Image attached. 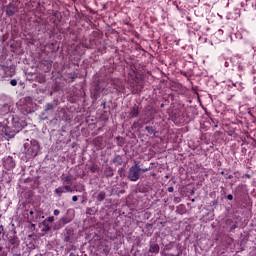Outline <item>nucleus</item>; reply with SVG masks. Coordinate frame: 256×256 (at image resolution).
Masks as SVG:
<instances>
[{"label":"nucleus","instance_id":"obj_34","mask_svg":"<svg viewBox=\"0 0 256 256\" xmlns=\"http://www.w3.org/2000/svg\"><path fill=\"white\" fill-rule=\"evenodd\" d=\"M53 213L57 217L60 215L61 211H59V209H55Z\"/></svg>","mask_w":256,"mask_h":256},{"label":"nucleus","instance_id":"obj_17","mask_svg":"<svg viewBox=\"0 0 256 256\" xmlns=\"http://www.w3.org/2000/svg\"><path fill=\"white\" fill-rule=\"evenodd\" d=\"M145 129H146L147 133H149V135H157V130H155V127L146 126Z\"/></svg>","mask_w":256,"mask_h":256},{"label":"nucleus","instance_id":"obj_16","mask_svg":"<svg viewBox=\"0 0 256 256\" xmlns=\"http://www.w3.org/2000/svg\"><path fill=\"white\" fill-rule=\"evenodd\" d=\"M159 244H151L149 248V253H159Z\"/></svg>","mask_w":256,"mask_h":256},{"label":"nucleus","instance_id":"obj_27","mask_svg":"<svg viewBox=\"0 0 256 256\" xmlns=\"http://www.w3.org/2000/svg\"><path fill=\"white\" fill-rule=\"evenodd\" d=\"M225 223L228 227H231L235 222H233V219L228 218L226 219Z\"/></svg>","mask_w":256,"mask_h":256},{"label":"nucleus","instance_id":"obj_10","mask_svg":"<svg viewBox=\"0 0 256 256\" xmlns=\"http://www.w3.org/2000/svg\"><path fill=\"white\" fill-rule=\"evenodd\" d=\"M61 181L64 186L69 185L71 187V185H73V176L72 175L61 176Z\"/></svg>","mask_w":256,"mask_h":256},{"label":"nucleus","instance_id":"obj_36","mask_svg":"<svg viewBox=\"0 0 256 256\" xmlns=\"http://www.w3.org/2000/svg\"><path fill=\"white\" fill-rule=\"evenodd\" d=\"M72 201H74V202L79 201V197H77V196H73V197H72Z\"/></svg>","mask_w":256,"mask_h":256},{"label":"nucleus","instance_id":"obj_3","mask_svg":"<svg viewBox=\"0 0 256 256\" xmlns=\"http://www.w3.org/2000/svg\"><path fill=\"white\" fill-rule=\"evenodd\" d=\"M0 132L8 139H13V137L17 135L18 130H14L13 128L7 126L5 122H0Z\"/></svg>","mask_w":256,"mask_h":256},{"label":"nucleus","instance_id":"obj_23","mask_svg":"<svg viewBox=\"0 0 256 256\" xmlns=\"http://www.w3.org/2000/svg\"><path fill=\"white\" fill-rule=\"evenodd\" d=\"M68 75H69V79H71L72 83H73V81H75V79H77V77H79V74H77V72L70 73Z\"/></svg>","mask_w":256,"mask_h":256},{"label":"nucleus","instance_id":"obj_6","mask_svg":"<svg viewBox=\"0 0 256 256\" xmlns=\"http://www.w3.org/2000/svg\"><path fill=\"white\" fill-rule=\"evenodd\" d=\"M7 17H13L17 13V5L15 3H9L4 7Z\"/></svg>","mask_w":256,"mask_h":256},{"label":"nucleus","instance_id":"obj_44","mask_svg":"<svg viewBox=\"0 0 256 256\" xmlns=\"http://www.w3.org/2000/svg\"><path fill=\"white\" fill-rule=\"evenodd\" d=\"M132 93H133V94H135V93H137V92H136V90H135V89H133V90H132Z\"/></svg>","mask_w":256,"mask_h":256},{"label":"nucleus","instance_id":"obj_45","mask_svg":"<svg viewBox=\"0 0 256 256\" xmlns=\"http://www.w3.org/2000/svg\"><path fill=\"white\" fill-rule=\"evenodd\" d=\"M160 107H161V108L165 107V104H161Z\"/></svg>","mask_w":256,"mask_h":256},{"label":"nucleus","instance_id":"obj_39","mask_svg":"<svg viewBox=\"0 0 256 256\" xmlns=\"http://www.w3.org/2000/svg\"><path fill=\"white\" fill-rule=\"evenodd\" d=\"M143 89V86L138 87V91H141Z\"/></svg>","mask_w":256,"mask_h":256},{"label":"nucleus","instance_id":"obj_28","mask_svg":"<svg viewBox=\"0 0 256 256\" xmlns=\"http://www.w3.org/2000/svg\"><path fill=\"white\" fill-rule=\"evenodd\" d=\"M46 65H47V69L48 71H51V67L53 66L51 61H45Z\"/></svg>","mask_w":256,"mask_h":256},{"label":"nucleus","instance_id":"obj_30","mask_svg":"<svg viewBox=\"0 0 256 256\" xmlns=\"http://www.w3.org/2000/svg\"><path fill=\"white\" fill-rule=\"evenodd\" d=\"M46 221H48V224L49 223H53V221H55V217L54 216H50L46 219Z\"/></svg>","mask_w":256,"mask_h":256},{"label":"nucleus","instance_id":"obj_15","mask_svg":"<svg viewBox=\"0 0 256 256\" xmlns=\"http://www.w3.org/2000/svg\"><path fill=\"white\" fill-rule=\"evenodd\" d=\"M42 226V231H44V233H49V231H51V226L48 224L47 220L42 222Z\"/></svg>","mask_w":256,"mask_h":256},{"label":"nucleus","instance_id":"obj_2","mask_svg":"<svg viewBox=\"0 0 256 256\" xmlns=\"http://www.w3.org/2000/svg\"><path fill=\"white\" fill-rule=\"evenodd\" d=\"M127 178L132 182L139 181L141 178V166L138 163L129 168Z\"/></svg>","mask_w":256,"mask_h":256},{"label":"nucleus","instance_id":"obj_33","mask_svg":"<svg viewBox=\"0 0 256 256\" xmlns=\"http://www.w3.org/2000/svg\"><path fill=\"white\" fill-rule=\"evenodd\" d=\"M168 193H173L175 191V188L173 186L168 187L167 189Z\"/></svg>","mask_w":256,"mask_h":256},{"label":"nucleus","instance_id":"obj_11","mask_svg":"<svg viewBox=\"0 0 256 256\" xmlns=\"http://www.w3.org/2000/svg\"><path fill=\"white\" fill-rule=\"evenodd\" d=\"M112 85H114V89H116L117 93H125V87L117 85V80H111Z\"/></svg>","mask_w":256,"mask_h":256},{"label":"nucleus","instance_id":"obj_26","mask_svg":"<svg viewBox=\"0 0 256 256\" xmlns=\"http://www.w3.org/2000/svg\"><path fill=\"white\" fill-rule=\"evenodd\" d=\"M45 111H53V103L46 104Z\"/></svg>","mask_w":256,"mask_h":256},{"label":"nucleus","instance_id":"obj_37","mask_svg":"<svg viewBox=\"0 0 256 256\" xmlns=\"http://www.w3.org/2000/svg\"><path fill=\"white\" fill-rule=\"evenodd\" d=\"M12 256H21V252L16 253V255L12 254Z\"/></svg>","mask_w":256,"mask_h":256},{"label":"nucleus","instance_id":"obj_21","mask_svg":"<svg viewBox=\"0 0 256 256\" xmlns=\"http://www.w3.org/2000/svg\"><path fill=\"white\" fill-rule=\"evenodd\" d=\"M116 140H117L118 147H123V145H125V140L123 139V137L117 136Z\"/></svg>","mask_w":256,"mask_h":256},{"label":"nucleus","instance_id":"obj_14","mask_svg":"<svg viewBox=\"0 0 256 256\" xmlns=\"http://www.w3.org/2000/svg\"><path fill=\"white\" fill-rule=\"evenodd\" d=\"M107 197V193H105V191H100L97 196H96V200L101 203L103 201H105V198Z\"/></svg>","mask_w":256,"mask_h":256},{"label":"nucleus","instance_id":"obj_13","mask_svg":"<svg viewBox=\"0 0 256 256\" xmlns=\"http://www.w3.org/2000/svg\"><path fill=\"white\" fill-rule=\"evenodd\" d=\"M72 235H73V231L67 230L64 235V239H63L64 243H72V241H71Z\"/></svg>","mask_w":256,"mask_h":256},{"label":"nucleus","instance_id":"obj_4","mask_svg":"<svg viewBox=\"0 0 256 256\" xmlns=\"http://www.w3.org/2000/svg\"><path fill=\"white\" fill-rule=\"evenodd\" d=\"M40 149H41V146L39 145V141L37 140L30 141V147L28 151H30L32 157H37Z\"/></svg>","mask_w":256,"mask_h":256},{"label":"nucleus","instance_id":"obj_5","mask_svg":"<svg viewBox=\"0 0 256 256\" xmlns=\"http://www.w3.org/2000/svg\"><path fill=\"white\" fill-rule=\"evenodd\" d=\"M54 193L58 197H61L63 193H73V188L70 185L60 186L54 190Z\"/></svg>","mask_w":256,"mask_h":256},{"label":"nucleus","instance_id":"obj_12","mask_svg":"<svg viewBox=\"0 0 256 256\" xmlns=\"http://www.w3.org/2000/svg\"><path fill=\"white\" fill-rule=\"evenodd\" d=\"M104 175L107 178L113 177L114 175L113 168L111 166H106L104 169Z\"/></svg>","mask_w":256,"mask_h":256},{"label":"nucleus","instance_id":"obj_7","mask_svg":"<svg viewBox=\"0 0 256 256\" xmlns=\"http://www.w3.org/2000/svg\"><path fill=\"white\" fill-rule=\"evenodd\" d=\"M73 221V217L64 216L58 222H56V229H62L65 225H69Z\"/></svg>","mask_w":256,"mask_h":256},{"label":"nucleus","instance_id":"obj_24","mask_svg":"<svg viewBox=\"0 0 256 256\" xmlns=\"http://www.w3.org/2000/svg\"><path fill=\"white\" fill-rule=\"evenodd\" d=\"M98 169H99V167L96 164H92L89 167V170L91 171V173H97Z\"/></svg>","mask_w":256,"mask_h":256},{"label":"nucleus","instance_id":"obj_1","mask_svg":"<svg viewBox=\"0 0 256 256\" xmlns=\"http://www.w3.org/2000/svg\"><path fill=\"white\" fill-rule=\"evenodd\" d=\"M7 249L12 255L21 253V239H19L17 231H13L7 236Z\"/></svg>","mask_w":256,"mask_h":256},{"label":"nucleus","instance_id":"obj_46","mask_svg":"<svg viewBox=\"0 0 256 256\" xmlns=\"http://www.w3.org/2000/svg\"><path fill=\"white\" fill-rule=\"evenodd\" d=\"M133 125H134V127H137V123H134Z\"/></svg>","mask_w":256,"mask_h":256},{"label":"nucleus","instance_id":"obj_50","mask_svg":"<svg viewBox=\"0 0 256 256\" xmlns=\"http://www.w3.org/2000/svg\"><path fill=\"white\" fill-rule=\"evenodd\" d=\"M104 107H105V102L103 103Z\"/></svg>","mask_w":256,"mask_h":256},{"label":"nucleus","instance_id":"obj_18","mask_svg":"<svg viewBox=\"0 0 256 256\" xmlns=\"http://www.w3.org/2000/svg\"><path fill=\"white\" fill-rule=\"evenodd\" d=\"M113 163L117 165H123V158L121 157V155H116L113 159Z\"/></svg>","mask_w":256,"mask_h":256},{"label":"nucleus","instance_id":"obj_48","mask_svg":"<svg viewBox=\"0 0 256 256\" xmlns=\"http://www.w3.org/2000/svg\"><path fill=\"white\" fill-rule=\"evenodd\" d=\"M155 175H156V174H155V173H153V174H152V177H155Z\"/></svg>","mask_w":256,"mask_h":256},{"label":"nucleus","instance_id":"obj_29","mask_svg":"<svg viewBox=\"0 0 256 256\" xmlns=\"http://www.w3.org/2000/svg\"><path fill=\"white\" fill-rule=\"evenodd\" d=\"M147 171H151V166H149L147 168H140V172H142V173H147Z\"/></svg>","mask_w":256,"mask_h":256},{"label":"nucleus","instance_id":"obj_41","mask_svg":"<svg viewBox=\"0 0 256 256\" xmlns=\"http://www.w3.org/2000/svg\"><path fill=\"white\" fill-rule=\"evenodd\" d=\"M3 252V246H0V253Z\"/></svg>","mask_w":256,"mask_h":256},{"label":"nucleus","instance_id":"obj_31","mask_svg":"<svg viewBox=\"0 0 256 256\" xmlns=\"http://www.w3.org/2000/svg\"><path fill=\"white\" fill-rule=\"evenodd\" d=\"M86 214L87 215H93V208H87L86 209Z\"/></svg>","mask_w":256,"mask_h":256},{"label":"nucleus","instance_id":"obj_25","mask_svg":"<svg viewBox=\"0 0 256 256\" xmlns=\"http://www.w3.org/2000/svg\"><path fill=\"white\" fill-rule=\"evenodd\" d=\"M237 227H239V225L237 224V222H234L229 229L230 233H233L235 231V229H237Z\"/></svg>","mask_w":256,"mask_h":256},{"label":"nucleus","instance_id":"obj_19","mask_svg":"<svg viewBox=\"0 0 256 256\" xmlns=\"http://www.w3.org/2000/svg\"><path fill=\"white\" fill-rule=\"evenodd\" d=\"M12 125H13L12 129H14V131H18V133L21 131V123L13 120Z\"/></svg>","mask_w":256,"mask_h":256},{"label":"nucleus","instance_id":"obj_32","mask_svg":"<svg viewBox=\"0 0 256 256\" xmlns=\"http://www.w3.org/2000/svg\"><path fill=\"white\" fill-rule=\"evenodd\" d=\"M10 85H12V87H17V80L15 79L11 80Z\"/></svg>","mask_w":256,"mask_h":256},{"label":"nucleus","instance_id":"obj_42","mask_svg":"<svg viewBox=\"0 0 256 256\" xmlns=\"http://www.w3.org/2000/svg\"><path fill=\"white\" fill-rule=\"evenodd\" d=\"M69 256H77L75 253H70V255Z\"/></svg>","mask_w":256,"mask_h":256},{"label":"nucleus","instance_id":"obj_49","mask_svg":"<svg viewBox=\"0 0 256 256\" xmlns=\"http://www.w3.org/2000/svg\"><path fill=\"white\" fill-rule=\"evenodd\" d=\"M144 123H149V121H146V122H144Z\"/></svg>","mask_w":256,"mask_h":256},{"label":"nucleus","instance_id":"obj_47","mask_svg":"<svg viewBox=\"0 0 256 256\" xmlns=\"http://www.w3.org/2000/svg\"><path fill=\"white\" fill-rule=\"evenodd\" d=\"M221 175H225V172H221Z\"/></svg>","mask_w":256,"mask_h":256},{"label":"nucleus","instance_id":"obj_22","mask_svg":"<svg viewBox=\"0 0 256 256\" xmlns=\"http://www.w3.org/2000/svg\"><path fill=\"white\" fill-rule=\"evenodd\" d=\"M3 237H5V227L3 224L0 225V241H3Z\"/></svg>","mask_w":256,"mask_h":256},{"label":"nucleus","instance_id":"obj_51","mask_svg":"<svg viewBox=\"0 0 256 256\" xmlns=\"http://www.w3.org/2000/svg\"><path fill=\"white\" fill-rule=\"evenodd\" d=\"M126 25H129V23H126Z\"/></svg>","mask_w":256,"mask_h":256},{"label":"nucleus","instance_id":"obj_40","mask_svg":"<svg viewBox=\"0 0 256 256\" xmlns=\"http://www.w3.org/2000/svg\"><path fill=\"white\" fill-rule=\"evenodd\" d=\"M233 177V175H228L227 179H231Z\"/></svg>","mask_w":256,"mask_h":256},{"label":"nucleus","instance_id":"obj_38","mask_svg":"<svg viewBox=\"0 0 256 256\" xmlns=\"http://www.w3.org/2000/svg\"><path fill=\"white\" fill-rule=\"evenodd\" d=\"M35 214V212H33V210H31L30 212H29V215H34Z\"/></svg>","mask_w":256,"mask_h":256},{"label":"nucleus","instance_id":"obj_20","mask_svg":"<svg viewBox=\"0 0 256 256\" xmlns=\"http://www.w3.org/2000/svg\"><path fill=\"white\" fill-rule=\"evenodd\" d=\"M92 98H94L95 101H97V99H99V86L95 87L94 92L92 93Z\"/></svg>","mask_w":256,"mask_h":256},{"label":"nucleus","instance_id":"obj_43","mask_svg":"<svg viewBox=\"0 0 256 256\" xmlns=\"http://www.w3.org/2000/svg\"><path fill=\"white\" fill-rule=\"evenodd\" d=\"M71 249H73V250L75 251V250L77 249V247H75V246L72 245V248H71Z\"/></svg>","mask_w":256,"mask_h":256},{"label":"nucleus","instance_id":"obj_8","mask_svg":"<svg viewBox=\"0 0 256 256\" xmlns=\"http://www.w3.org/2000/svg\"><path fill=\"white\" fill-rule=\"evenodd\" d=\"M4 167H5V169H7L8 171H11V169H15V160H13V157L8 156V157L4 160Z\"/></svg>","mask_w":256,"mask_h":256},{"label":"nucleus","instance_id":"obj_35","mask_svg":"<svg viewBox=\"0 0 256 256\" xmlns=\"http://www.w3.org/2000/svg\"><path fill=\"white\" fill-rule=\"evenodd\" d=\"M227 199H228V201H233V195H232V194H229V195L227 196Z\"/></svg>","mask_w":256,"mask_h":256},{"label":"nucleus","instance_id":"obj_9","mask_svg":"<svg viewBox=\"0 0 256 256\" xmlns=\"http://www.w3.org/2000/svg\"><path fill=\"white\" fill-rule=\"evenodd\" d=\"M129 117L130 119H135L136 117H139V106L134 105L132 108H130Z\"/></svg>","mask_w":256,"mask_h":256}]
</instances>
